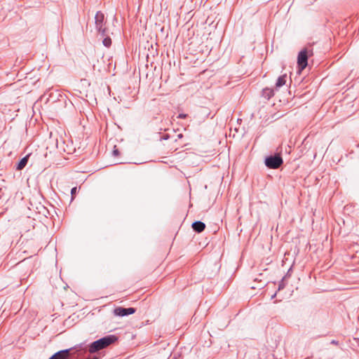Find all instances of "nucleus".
I'll list each match as a JSON object with an SVG mask.
<instances>
[{
	"instance_id": "obj_1",
	"label": "nucleus",
	"mask_w": 359,
	"mask_h": 359,
	"mask_svg": "<svg viewBox=\"0 0 359 359\" xmlns=\"http://www.w3.org/2000/svg\"><path fill=\"white\" fill-rule=\"evenodd\" d=\"M114 341L112 337H107L102 338L99 340H97L91 344L89 351L90 353H95L99 350H101L109 344H111Z\"/></svg>"
},
{
	"instance_id": "obj_2",
	"label": "nucleus",
	"mask_w": 359,
	"mask_h": 359,
	"mask_svg": "<svg viewBox=\"0 0 359 359\" xmlns=\"http://www.w3.org/2000/svg\"><path fill=\"white\" fill-rule=\"evenodd\" d=\"M283 163V159L280 156H269L265 160V165L271 169L278 168Z\"/></svg>"
},
{
	"instance_id": "obj_3",
	"label": "nucleus",
	"mask_w": 359,
	"mask_h": 359,
	"mask_svg": "<svg viewBox=\"0 0 359 359\" xmlns=\"http://www.w3.org/2000/svg\"><path fill=\"white\" fill-rule=\"evenodd\" d=\"M307 52L304 50H302L297 57V65L299 69V73H300L307 66Z\"/></svg>"
},
{
	"instance_id": "obj_4",
	"label": "nucleus",
	"mask_w": 359,
	"mask_h": 359,
	"mask_svg": "<svg viewBox=\"0 0 359 359\" xmlns=\"http://www.w3.org/2000/svg\"><path fill=\"white\" fill-rule=\"evenodd\" d=\"M135 312V309L134 308H122L117 307L114 310V313L118 316H125L130 314H133Z\"/></svg>"
},
{
	"instance_id": "obj_5",
	"label": "nucleus",
	"mask_w": 359,
	"mask_h": 359,
	"mask_svg": "<svg viewBox=\"0 0 359 359\" xmlns=\"http://www.w3.org/2000/svg\"><path fill=\"white\" fill-rule=\"evenodd\" d=\"M69 349L60 351L53 355L49 359H69Z\"/></svg>"
},
{
	"instance_id": "obj_6",
	"label": "nucleus",
	"mask_w": 359,
	"mask_h": 359,
	"mask_svg": "<svg viewBox=\"0 0 359 359\" xmlns=\"http://www.w3.org/2000/svg\"><path fill=\"white\" fill-rule=\"evenodd\" d=\"M192 228L195 231L200 233L205 229V225L203 222L198 221L192 224Z\"/></svg>"
},
{
	"instance_id": "obj_7",
	"label": "nucleus",
	"mask_w": 359,
	"mask_h": 359,
	"mask_svg": "<svg viewBox=\"0 0 359 359\" xmlns=\"http://www.w3.org/2000/svg\"><path fill=\"white\" fill-rule=\"evenodd\" d=\"M103 20L104 15L100 12H97L95 15V22L99 29L101 28Z\"/></svg>"
},
{
	"instance_id": "obj_8",
	"label": "nucleus",
	"mask_w": 359,
	"mask_h": 359,
	"mask_svg": "<svg viewBox=\"0 0 359 359\" xmlns=\"http://www.w3.org/2000/svg\"><path fill=\"white\" fill-rule=\"evenodd\" d=\"M286 78H287L286 74L279 76L277 79V81L276 83V87L277 88H280L283 86H284L286 83Z\"/></svg>"
},
{
	"instance_id": "obj_9",
	"label": "nucleus",
	"mask_w": 359,
	"mask_h": 359,
	"mask_svg": "<svg viewBox=\"0 0 359 359\" xmlns=\"http://www.w3.org/2000/svg\"><path fill=\"white\" fill-rule=\"evenodd\" d=\"M28 161V156L22 158L20 161L18 163L17 165V170H20L24 168L27 163Z\"/></svg>"
},
{
	"instance_id": "obj_10",
	"label": "nucleus",
	"mask_w": 359,
	"mask_h": 359,
	"mask_svg": "<svg viewBox=\"0 0 359 359\" xmlns=\"http://www.w3.org/2000/svg\"><path fill=\"white\" fill-rule=\"evenodd\" d=\"M102 43L106 47H109L111 46V39L109 37H106V38H104L103 39Z\"/></svg>"
},
{
	"instance_id": "obj_11",
	"label": "nucleus",
	"mask_w": 359,
	"mask_h": 359,
	"mask_svg": "<svg viewBox=\"0 0 359 359\" xmlns=\"http://www.w3.org/2000/svg\"><path fill=\"white\" fill-rule=\"evenodd\" d=\"M76 187L72 188V190H71V194H72V198H74V195L76 194Z\"/></svg>"
},
{
	"instance_id": "obj_12",
	"label": "nucleus",
	"mask_w": 359,
	"mask_h": 359,
	"mask_svg": "<svg viewBox=\"0 0 359 359\" xmlns=\"http://www.w3.org/2000/svg\"><path fill=\"white\" fill-rule=\"evenodd\" d=\"M113 154L115 156H117L119 155V151L118 150V149L116 148V147H114V149L113 151Z\"/></svg>"
},
{
	"instance_id": "obj_13",
	"label": "nucleus",
	"mask_w": 359,
	"mask_h": 359,
	"mask_svg": "<svg viewBox=\"0 0 359 359\" xmlns=\"http://www.w3.org/2000/svg\"><path fill=\"white\" fill-rule=\"evenodd\" d=\"M186 116H187L186 114H179L178 118H184Z\"/></svg>"
}]
</instances>
